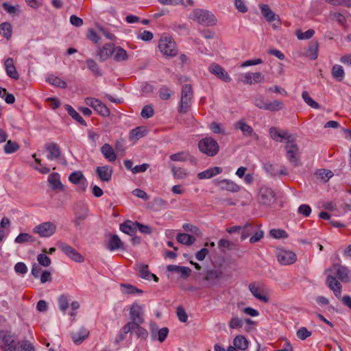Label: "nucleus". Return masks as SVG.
<instances>
[{
  "label": "nucleus",
  "mask_w": 351,
  "mask_h": 351,
  "mask_svg": "<svg viewBox=\"0 0 351 351\" xmlns=\"http://www.w3.org/2000/svg\"><path fill=\"white\" fill-rule=\"evenodd\" d=\"M190 18L199 24L204 26H213L216 24L217 19L215 15L208 10L203 9H195L190 15Z\"/></svg>",
  "instance_id": "f257e3e1"
},
{
  "label": "nucleus",
  "mask_w": 351,
  "mask_h": 351,
  "mask_svg": "<svg viewBox=\"0 0 351 351\" xmlns=\"http://www.w3.org/2000/svg\"><path fill=\"white\" fill-rule=\"evenodd\" d=\"M198 147L201 152L208 156H216L219 151L218 143L212 137H206L198 143Z\"/></svg>",
  "instance_id": "f03ea898"
},
{
  "label": "nucleus",
  "mask_w": 351,
  "mask_h": 351,
  "mask_svg": "<svg viewBox=\"0 0 351 351\" xmlns=\"http://www.w3.org/2000/svg\"><path fill=\"white\" fill-rule=\"evenodd\" d=\"M193 98L192 87L190 84H186L182 86L181 90V98L179 102L178 111L180 113H186L190 107Z\"/></svg>",
  "instance_id": "7ed1b4c3"
},
{
  "label": "nucleus",
  "mask_w": 351,
  "mask_h": 351,
  "mask_svg": "<svg viewBox=\"0 0 351 351\" xmlns=\"http://www.w3.org/2000/svg\"><path fill=\"white\" fill-rule=\"evenodd\" d=\"M285 150L286 157L293 167H297L302 165L300 158L299 147L294 139L290 142H287Z\"/></svg>",
  "instance_id": "20e7f679"
},
{
  "label": "nucleus",
  "mask_w": 351,
  "mask_h": 351,
  "mask_svg": "<svg viewBox=\"0 0 351 351\" xmlns=\"http://www.w3.org/2000/svg\"><path fill=\"white\" fill-rule=\"evenodd\" d=\"M150 337L152 341H158L160 343L165 341L169 330L167 327L159 328L154 322H150L149 324Z\"/></svg>",
  "instance_id": "39448f33"
},
{
  "label": "nucleus",
  "mask_w": 351,
  "mask_h": 351,
  "mask_svg": "<svg viewBox=\"0 0 351 351\" xmlns=\"http://www.w3.org/2000/svg\"><path fill=\"white\" fill-rule=\"evenodd\" d=\"M158 47L161 53L169 57H174L178 53L175 42L168 37L159 40Z\"/></svg>",
  "instance_id": "423d86ee"
},
{
  "label": "nucleus",
  "mask_w": 351,
  "mask_h": 351,
  "mask_svg": "<svg viewBox=\"0 0 351 351\" xmlns=\"http://www.w3.org/2000/svg\"><path fill=\"white\" fill-rule=\"evenodd\" d=\"M56 230V226L50 221L43 222L36 226L33 232L38 234L41 237H50Z\"/></svg>",
  "instance_id": "0eeeda50"
},
{
  "label": "nucleus",
  "mask_w": 351,
  "mask_h": 351,
  "mask_svg": "<svg viewBox=\"0 0 351 351\" xmlns=\"http://www.w3.org/2000/svg\"><path fill=\"white\" fill-rule=\"evenodd\" d=\"M57 245L58 248L73 261L77 263L84 261V257L71 245L62 242H59Z\"/></svg>",
  "instance_id": "6e6552de"
},
{
  "label": "nucleus",
  "mask_w": 351,
  "mask_h": 351,
  "mask_svg": "<svg viewBox=\"0 0 351 351\" xmlns=\"http://www.w3.org/2000/svg\"><path fill=\"white\" fill-rule=\"evenodd\" d=\"M276 256L278 261L283 265H291L297 260L296 254L293 252L284 249H279Z\"/></svg>",
  "instance_id": "1a4fd4ad"
},
{
  "label": "nucleus",
  "mask_w": 351,
  "mask_h": 351,
  "mask_svg": "<svg viewBox=\"0 0 351 351\" xmlns=\"http://www.w3.org/2000/svg\"><path fill=\"white\" fill-rule=\"evenodd\" d=\"M258 202L265 206H269L276 200L273 190L267 187H262L258 193Z\"/></svg>",
  "instance_id": "9d476101"
},
{
  "label": "nucleus",
  "mask_w": 351,
  "mask_h": 351,
  "mask_svg": "<svg viewBox=\"0 0 351 351\" xmlns=\"http://www.w3.org/2000/svg\"><path fill=\"white\" fill-rule=\"evenodd\" d=\"M270 137L275 141L282 142L287 140L290 142L293 140V136L286 130H280L276 127H271L269 130Z\"/></svg>",
  "instance_id": "9b49d317"
},
{
  "label": "nucleus",
  "mask_w": 351,
  "mask_h": 351,
  "mask_svg": "<svg viewBox=\"0 0 351 351\" xmlns=\"http://www.w3.org/2000/svg\"><path fill=\"white\" fill-rule=\"evenodd\" d=\"M208 71L217 78L226 82H230L231 81V77L229 74L222 66L217 63H212L208 67Z\"/></svg>",
  "instance_id": "f8f14e48"
},
{
  "label": "nucleus",
  "mask_w": 351,
  "mask_h": 351,
  "mask_svg": "<svg viewBox=\"0 0 351 351\" xmlns=\"http://www.w3.org/2000/svg\"><path fill=\"white\" fill-rule=\"evenodd\" d=\"M264 76L260 72L246 73L242 75L241 81L245 84H254L263 82Z\"/></svg>",
  "instance_id": "ddd939ff"
},
{
  "label": "nucleus",
  "mask_w": 351,
  "mask_h": 351,
  "mask_svg": "<svg viewBox=\"0 0 351 351\" xmlns=\"http://www.w3.org/2000/svg\"><path fill=\"white\" fill-rule=\"evenodd\" d=\"M95 171L101 181L108 182L111 180L113 172L112 167L109 165L97 167Z\"/></svg>",
  "instance_id": "4468645a"
},
{
  "label": "nucleus",
  "mask_w": 351,
  "mask_h": 351,
  "mask_svg": "<svg viewBox=\"0 0 351 351\" xmlns=\"http://www.w3.org/2000/svg\"><path fill=\"white\" fill-rule=\"evenodd\" d=\"M69 180L74 184H80L83 191L87 188V181L83 173L80 171H75L69 175Z\"/></svg>",
  "instance_id": "2eb2a0df"
},
{
  "label": "nucleus",
  "mask_w": 351,
  "mask_h": 351,
  "mask_svg": "<svg viewBox=\"0 0 351 351\" xmlns=\"http://www.w3.org/2000/svg\"><path fill=\"white\" fill-rule=\"evenodd\" d=\"M249 289L252 294L260 301L267 302L269 297L265 293L263 289L256 283H251L249 285Z\"/></svg>",
  "instance_id": "dca6fc26"
},
{
  "label": "nucleus",
  "mask_w": 351,
  "mask_h": 351,
  "mask_svg": "<svg viewBox=\"0 0 351 351\" xmlns=\"http://www.w3.org/2000/svg\"><path fill=\"white\" fill-rule=\"evenodd\" d=\"M14 339L12 335L7 331H0V348L6 349L9 347L15 348Z\"/></svg>",
  "instance_id": "f3484780"
},
{
  "label": "nucleus",
  "mask_w": 351,
  "mask_h": 351,
  "mask_svg": "<svg viewBox=\"0 0 351 351\" xmlns=\"http://www.w3.org/2000/svg\"><path fill=\"white\" fill-rule=\"evenodd\" d=\"M326 284L332 290L336 297L341 296V285L335 276L328 275L326 278Z\"/></svg>",
  "instance_id": "a211bd4d"
},
{
  "label": "nucleus",
  "mask_w": 351,
  "mask_h": 351,
  "mask_svg": "<svg viewBox=\"0 0 351 351\" xmlns=\"http://www.w3.org/2000/svg\"><path fill=\"white\" fill-rule=\"evenodd\" d=\"M334 269L336 270L337 277L343 282H348L350 281V271L347 267L335 264L333 265Z\"/></svg>",
  "instance_id": "6ab92c4d"
},
{
  "label": "nucleus",
  "mask_w": 351,
  "mask_h": 351,
  "mask_svg": "<svg viewBox=\"0 0 351 351\" xmlns=\"http://www.w3.org/2000/svg\"><path fill=\"white\" fill-rule=\"evenodd\" d=\"M217 184L222 190H226L232 193H237L240 191V186L230 180L223 179L217 181Z\"/></svg>",
  "instance_id": "aec40b11"
},
{
  "label": "nucleus",
  "mask_w": 351,
  "mask_h": 351,
  "mask_svg": "<svg viewBox=\"0 0 351 351\" xmlns=\"http://www.w3.org/2000/svg\"><path fill=\"white\" fill-rule=\"evenodd\" d=\"M88 217V209L86 207H82L78 210L75 211V217L73 219V223L75 224V226L79 229L81 230V226L82 224V222L86 219Z\"/></svg>",
  "instance_id": "412c9836"
},
{
  "label": "nucleus",
  "mask_w": 351,
  "mask_h": 351,
  "mask_svg": "<svg viewBox=\"0 0 351 351\" xmlns=\"http://www.w3.org/2000/svg\"><path fill=\"white\" fill-rule=\"evenodd\" d=\"M222 274L220 268L208 269L206 273L205 279L211 284H216L221 278Z\"/></svg>",
  "instance_id": "4be33fe9"
},
{
  "label": "nucleus",
  "mask_w": 351,
  "mask_h": 351,
  "mask_svg": "<svg viewBox=\"0 0 351 351\" xmlns=\"http://www.w3.org/2000/svg\"><path fill=\"white\" fill-rule=\"evenodd\" d=\"M136 221L126 220L120 224L119 229L122 232L133 237L136 232Z\"/></svg>",
  "instance_id": "5701e85b"
},
{
  "label": "nucleus",
  "mask_w": 351,
  "mask_h": 351,
  "mask_svg": "<svg viewBox=\"0 0 351 351\" xmlns=\"http://www.w3.org/2000/svg\"><path fill=\"white\" fill-rule=\"evenodd\" d=\"M167 270L171 272H176L180 274L181 278H187L191 274V269L188 267L179 266L176 265H169L167 267Z\"/></svg>",
  "instance_id": "b1692460"
},
{
  "label": "nucleus",
  "mask_w": 351,
  "mask_h": 351,
  "mask_svg": "<svg viewBox=\"0 0 351 351\" xmlns=\"http://www.w3.org/2000/svg\"><path fill=\"white\" fill-rule=\"evenodd\" d=\"M4 66L6 73L10 77L14 80L19 78V75L14 64V60L12 58H8L5 60Z\"/></svg>",
  "instance_id": "393cba45"
},
{
  "label": "nucleus",
  "mask_w": 351,
  "mask_h": 351,
  "mask_svg": "<svg viewBox=\"0 0 351 351\" xmlns=\"http://www.w3.org/2000/svg\"><path fill=\"white\" fill-rule=\"evenodd\" d=\"M113 47L114 45L112 44H106L97 50V56L99 57L100 61L104 62L112 55Z\"/></svg>",
  "instance_id": "a878e982"
},
{
  "label": "nucleus",
  "mask_w": 351,
  "mask_h": 351,
  "mask_svg": "<svg viewBox=\"0 0 351 351\" xmlns=\"http://www.w3.org/2000/svg\"><path fill=\"white\" fill-rule=\"evenodd\" d=\"M223 171V169L221 167H214L209 168L204 171L199 172L197 174V178L199 179H209L211 178L219 173H221Z\"/></svg>",
  "instance_id": "bb28decb"
},
{
  "label": "nucleus",
  "mask_w": 351,
  "mask_h": 351,
  "mask_svg": "<svg viewBox=\"0 0 351 351\" xmlns=\"http://www.w3.org/2000/svg\"><path fill=\"white\" fill-rule=\"evenodd\" d=\"M248 340L243 335H237L233 339V346L236 350L241 351L246 350L249 347Z\"/></svg>",
  "instance_id": "cd10ccee"
},
{
  "label": "nucleus",
  "mask_w": 351,
  "mask_h": 351,
  "mask_svg": "<svg viewBox=\"0 0 351 351\" xmlns=\"http://www.w3.org/2000/svg\"><path fill=\"white\" fill-rule=\"evenodd\" d=\"M46 149L49 152L47 158L53 160L60 156L61 152L58 145L55 143H51L45 145Z\"/></svg>",
  "instance_id": "c85d7f7f"
},
{
  "label": "nucleus",
  "mask_w": 351,
  "mask_h": 351,
  "mask_svg": "<svg viewBox=\"0 0 351 351\" xmlns=\"http://www.w3.org/2000/svg\"><path fill=\"white\" fill-rule=\"evenodd\" d=\"M101 152L104 157L109 162H114L117 159V156L112 147L108 143H105L101 147Z\"/></svg>",
  "instance_id": "c756f323"
},
{
  "label": "nucleus",
  "mask_w": 351,
  "mask_h": 351,
  "mask_svg": "<svg viewBox=\"0 0 351 351\" xmlns=\"http://www.w3.org/2000/svg\"><path fill=\"white\" fill-rule=\"evenodd\" d=\"M130 315L132 321L128 324H133L134 326L141 324L144 321L141 308H130Z\"/></svg>",
  "instance_id": "7c9ffc66"
},
{
  "label": "nucleus",
  "mask_w": 351,
  "mask_h": 351,
  "mask_svg": "<svg viewBox=\"0 0 351 351\" xmlns=\"http://www.w3.org/2000/svg\"><path fill=\"white\" fill-rule=\"evenodd\" d=\"M48 181L53 190H62L64 185L60 180V175L58 173H53L49 175Z\"/></svg>",
  "instance_id": "2f4dec72"
},
{
  "label": "nucleus",
  "mask_w": 351,
  "mask_h": 351,
  "mask_svg": "<svg viewBox=\"0 0 351 351\" xmlns=\"http://www.w3.org/2000/svg\"><path fill=\"white\" fill-rule=\"evenodd\" d=\"M261 10L262 14L268 22H273L279 19L278 16L276 15L267 4L262 5Z\"/></svg>",
  "instance_id": "473e14b6"
},
{
  "label": "nucleus",
  "mask_w": 351,
  "mask_h": 351,
  "mask_svg": "<svg viewBox=\"0 0 351 351\" xmlns=\"http://www.w3.org/2000/svg\"><path fill=\"white\" fill-rule=\"evenodd\" d=\"M108 249L110 251H114L119 249L124 250L123 243L119 236L117 234L111 236L109 240Z\"/></svg>",
  "instance_id": "72a5a7b5"
},
{
  "label": "nucleus",
  "mask_w": 351,
  "mask_h": 351,
  "mask_svg": "<svg viewBox=\"0 0 351 351\" xmlns=\"http://www.w3.org/2000/svg\"><path fill=\"white\" fill-rule=\"evenodd\" d=\"M89 331L85 328H82L78 331L72 334V339L75 343H81L88 336Z\"/></svg>",
  "instance_id": "f704fd0d"
},
{
  "label": "nucleus",
  "mask_w": 351,
  "mask_h": 351,
  "mask_svg": "<svg viewBox=\"0 0 351 351\" xmlns=\"http://www.w3.org/2000/svg\"><path fill=\"white\" fill-rule=\"evenodd\" d=\"M113 58L117 62L125 61L128 59L127 51L121 47H113Z\"/></svg>",
  "instance_id": "c9c22d12"
},
{
  "label": "nucleus",
  "mask_w": 351,
  "mask_h": 351,
  "mask_svg": "<svg viewBox=\"0 0 351 351\" xmlns=\"http://www.w3.org/2000/svg\"><path fill=\"white\" fill-rule=\"evenodd\" d=\"M235 128L241 130V132H243V134L244 136H252L253 134L256 135V134L254 133L253 128L250 125L246 124L243 121H237L235 123Z\"/></svg>",
  "instance_id": "e433bc0d"
},
{
  "label": "nucleus",
  "mask_w": 351,
  "mask_h": 351,
  "mask_svg": "<svg viewBox=\"0 0 351 351\" xmlns=\"http://www.w3.org/2000/svg\"><path fill=\"white\" fill-rule=\"evenodd\" d=\"M178 242L186 245H191L195 241V238L186 233H179L176 237Z\"/></svg>",
  "instance_id": "4c0bfd02"
},
{
  "label": "nucleus",
  "mask_w": 351,
  "mask_h": 351,
  "mask_svg": "<svg viewBox=\"0 0 351 351\" xmlns=\"http://www.w3.org/2000/svg\"><path fill=\"white\" fill-rule=\"evenodd\" d=\"M332 77L338 82H341L345 77L343 67L339 64H335L331 71Z\"/></svg>",
  "instance_id": "58836bf2"
},
{
  "label": "nucleus",
  "mask_w": 351,
  "mask_h": 351,
  "mask_svg": "<svg viewBox=\"0 0 351 351\" xmlns=\"http://www.w3.org/2000/svg\"><path fill=\"white\" fill-rule=\"evenodd\" d=\"M66 110L68 114L75 121L82 125H86V121L81 117V115L70 105H66Z\"/></svg>",
  "instance_id": "ea45409f"
},
{
  "label": "nucleus",
  "mask_w": 351,
  "mask_h": 351,
  "mask_svg": "<svg viewBox=\"0 0 351 351\" xmlns=\"http://www.w3.org/2000/svg\"><path fill=\"white\" fill-rule=\"evenodd\" d=\"M146 135V130L143 127H136L130 132V141H138Z\"/></svg>",
  "instance_id": "a19ab883"
},
{
  "label": "nucleus",
  "mask_w": 351,
  "mask_h": 351,
  "mask_svg": "<svg viewBox=\"0 0 351 351\" xmlns=\"http://www.w3.org/2000/svg\"><path fill=\"white\" fill-rule=\"evenodd\" d=\"M136 270L138 271V276L145 280L150 279L151 273L149 271L148 265L145 264H136Z\"/></svg>",
  "instance_id": "79ce46f5"
},
{
  "label": "nucleus",
  "mask_w": 351,
  "mask_h": 351,
  "mask_svg": "<svg viewBox=\"0 0 351 351\" xmlns=\"http://www.w3.org/2000/svg\"><path fill=\"white\" fill-rule=\"evenodd\" d=\"M12 34V25L8 22H4L0 25V34L7 40H9Z\"/></svg>",
  "instance_id": "37998d69"
},
{
  "label": "nucleus",
  "mask_w": 351,
  "mask_h": 351,
  "mask_svg": "<svg viewBox=\"0 0 351 351\" xmlns=\"http://www.w3.org/2000/svg\"><path fill=\"white\" fill-rule=\"evenodd\" d=\"M133 326V324H127L123 327H122V328L119 331V333L116 341L117 342L123 341L125 339L128 333L132 331Z\"/></svg>",
  "instance_id": "c03bdc74"
},
{
  "label": "nucleus",
  "mask_w": 351,
  "mask_h": 351,
  "mask_svg": "<svg viewBox=\"0 0 351 351\" xmlns=\"http://www.w3.org/2000/svg\"><path fill=\"white\" fill-rule=\"evenodd\" d=\"M47 82L58 88H65L67 86L66 82L59 78L58 77L53 75L49 76L47 78Z\"/></svg>",
  "instance_id": "a18cd8bd"
},
{
  "label": "nucleus",
  "mask_w": 351,
  "mask_h": 351,
  "mask_svg": "<svg viewBox=\"0 0 351 351\" xmlns=\"http://www.w3.org/2000/svg\"><path fill=\"white\" fill-rule=\"evenodd\" d=\"M242 232L241 236V239L242 241L246 239L250 235L253 234L255 231V227L251 223H246L243 227H242Z\"/></svg>",
  "instance_id": "49530a36"
},
{
  "label": "nucleus",
  "mask_w": 351,
  "mask_h": 351,
  "mask_svg": "<svg viewBox=\"0 0 351 351\" xmlns=\"http://www.w3.org/2000/svg\"><path fill=\"white\" fill-rule=\"evenodd\" d=\"M132 331L135 332L136 336L138 339L145 340L148 337V331L145 328L141 327V324L133 326Z\"/></svg>",
  "instance_id": "de8ad7c7"
},
{
  "label": "nucleus",
  "mask_w": 351,
  "mask_h": 351,
  "mask_svg": "<svg viewBox=\"0 0 351 351\" xmlns=\"http://www.w3.org/2000/svg\"><path fill=\"white\" fill-rule=\"evenodd\" d=\"M34 241L35 239L34 237L27 233H21L14 239V242L16 243H34Z\"/></svg>",
  "instance_id": "09e8293b"
},
{
  "label": "nucleus",
  "mask_w": 351,
  "mask_h": 351,
  "mask_svg": "<svg viewBox=\"0 0 351 351\" xmlns=\"http://www.w3.org/2000/svg\"><path fill=\"white\" fill-rule=\"evenodd\" d=\"M302 97L304 99V101L311 108L314 109H319L320 106L319 104L314 101L308 95L307 91H303L302 93Z\"/></svg>",
  "instance_id": "8fccbe9b"
},
{
  "label": "nucleus",
  "mask_w": 351,
  "mask_h": 351,
  "mask_svg": "<svg viewBox=\"0 0 351 351\" xmlns=\"http://www.w3.org/2000/svg\"><path fill=\"white\" fill-rule=\"evenodd\" d=\"M87 67L95 75L97 76H101L102 73L100 71L98 64L93 59H88L86 60Z\"/></svg>",
  "instance_id": "3c124183"
},
{
  "label": "nucleus",
  "mask_w": 351,
  "mask_h": 351,
  "mask_svg": "<svg viewBox=\"0 0 351 351\" xmlns=\"http://www.w3.org/2000/svg\"><path fill=\"white\" fill-rule=\"evenodd\" d=\"M121 291L123 293L126 294H135V293H142L143 291L136 288V287L130 285H121Z\"/></svg>",
  "instance_id": "603ef678"
},
{
  "label": "nucleus",
  "mask_w": 351,
  "mask_h": 351,
  "mask_svg": "<svg viewBox=\"0 0 351 351\" xmlns=\"http://www.w3.org/2000/svg\"><path fill=\"white\" fill-rule=\"evenodd\" d=\"M284 107V104L279 100H274L272 102L267 103L266 110L271 112H276L281 110Z\"/></svg>",
  "instance_id": "864d4df0"
},
{
  "label": "nucleus",
  "mask_w": 351,
  "mask_h": 351,
  "mask_svg": "<svg viewBox=\"0 0 351 351\" xmlns=\"http://www.w3.org/2000/svg\"><path fill=\"white\" fill-rule=\"evenodd\" d=\"M94 110L103 117H108L110 115V110L101 101H99Z\"/></svg>",
  "instance_id": "5fc2aeb1"
},
{
  "label": "nucleus",
  "mask_w": 351,
  "mask_h": 351,
  "mask_svg": "<svg viewBox=\"0 0 351 351\" xmlns=\"http://www.w3.org/2000/svg\"><path fill=\"white\" fill-rule=\"evenodd\" d=\"M19 149V145L12 141H8L4 145V152L6 154H12Z\"/></svg>",
  "instance_id": "6e6d98bb"
},
{
  "label": "nucleus",
  "mask_w": 351,
  "mask_h": 351,
  "mask_svg": "<svg viewBox=\"0 0 351 351\" xmlns=\"http://www.w3.org/2000/svg\"><path fill=\"white\" fill-rule=\"evenodd\" d=\"M269 235L274 239H284L288 237L287 232L282 229H271Z\"/></svg>",
  "instance_id": "4d7b16f0"
},
{
  "label": "nucleus",
  "mask_w": 351,
  "mask_h": 351,
  "mask_svg": "<svg viewBox=\"0 0 351 351\" xmlns=\"http://www.w3.org/2000/svg\"><path fill=\"white\" fill-rule=\"evenodd\" d=\"M159 97L162 100H168L172 95V92L166 86H162L159 89Z\"/></svg>",
  "instance_id": "13d9d810"
},
{
  "label": "nucleus",
  "mask_w": 351,
  "mask_h": 351,
  "mask_svg": "<svg viewBox=\"0 0 351 351\" xmlns=\"http://www.w3.org/2000/svg\"><path fill=\"white\" fill-rule=\"evenodd\" d=\"M154 110L151 105L145 106L141 112V116L144 119L151 118L154 116Z\"/></svg>",
  "instance_id": "bf43d9fd"
},
{
  "label": "nucleus",
  "mask_w": 351,
  "mask_h": 351,
  "mask_svg": "<svg viewBox=\"0 0 351 351\" xmlns=\"http://www.w3.org/2000/svg\"><path fill=\"white\" fill-rule=\"evenodd\" d=\"M16 351H34L33 345L27 341H22L19 343Z\"/></svg>",
  "instance_id": "052dcab7"
},
{
  "label": "nucleus",
  "mask_w": 351,
  "mask_h": 351,
  "mask_svg": "<svg viewBox=\"0 0 351 351\" xmlns=\"http://www.w3.org/2000/svg\"><path fill=\"white\" fill-rule=\"evenodd\" d=\"M171 167L173 175L176 178L182 179L186 177V172L184 169L181 167L176 168L173 165H171Z\"/></svg>",
  "instance_id": "680f3d73"
},
{
  "label": "nucleus",
  "mask_w": 351,
  "mask_h": 351,
  "mask_svg": "<svg viewBox=\"0 0 351 351\" xmlns=\"http://www.w3.org/2000/svg\"><path fill=\"white\" fill-rule=\"evenodd\" d=\"M315 34L313 29H309L305 32H302L300 30L296 32V36L299 40H305L311 38Z\"/></svg>",
  "instance_id": "e2e57ef3"
},
{
  "label": "nucleus",
  "mask_w": 351,
  "mask_h": 351,
  "mask_svg": "<svg viewBox=\"0 0 351 351\" xmlns=\"http://www.w3.org/2000/svg\"><path fill=\"white\" fill-rule=\"evenodd\" d=\"M37 261L38 262V265L43 267H49L51 263L50 258L45 254H38L37 256Z\"/></svg>",
  "instance_id": "0e129e2a"
},
{
  "label": "nucleus",
  "mask_w": 351,
  "mask_h": 351,
  "mask_svg": "<svg viewBox=\"0 0 351 351\" xmlns=\"http://www.w3.org/2000/svg\"><path fill=\"white\" fill-rule=\"evenodd\" d=\"M264 236V232L260 229L255 230L252 236L250 238V243H254L258 242Z\"/></svg>",
  "instance_id": "69168bd1"
},
{
  "label": "nucleus",
  "mask_w": 351,
  "mask_h": 351,
  "mask_svg": "<svg viewBox=\"0 0 351 351\" xmlns=\"http://www.w3.org/2000/svg\"><path fill=\"white\" fill-rule=\"evenodd\" d=\"M71 297L68 295L62 294L58 300L59 307H69Z\"/></svg>",
  "instance_id": "338daca9"
},
{
  "label": "nucleus",
  "mask_w": 351,
  "mask_h": 351,
  "mask_svg": "<svg viewBox=\"0 0 351 351\" xmlns=\"http://www.w3.org/2000/svg\"><path fill=\"white\" fill-rule=\"evenodd\" d=\"M254 105L260 109L266 110L267 107V102L265 101L263 97L259 96L255 98Z\"/></svg>",
  "instance_id": "774afa93"
}]
</instances>
